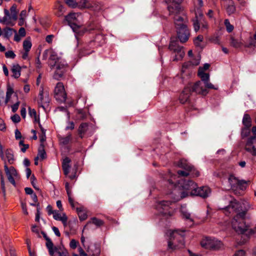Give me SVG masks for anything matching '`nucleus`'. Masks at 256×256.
Returning a JSON list of instances; mask_svg holds the SVG:
<instances>
[{
	"mask_svg": "<svg viewBox=\"0 0 256 256\" xmlns=\"http://www.w3.org/2000/svg\"><path fill=\"white\" fill-rule=\"evenodd\" d=\"M169 16L173 19L176 30L177 37L182 43L186 42L190 36V30L187 26L188 18L186 13L179 6H170Z\"/></svg>",
	"mask_w": 256,
	"mask_h": 256,
	"instance_id": "f257e3e1",
	"label": "nucleus"
},
{
	"mask_svg": "<svg viewBox=\"0 0 256 256\" xmlns=\"http://www.w3.org/2000/svg\"><path fill=\"white\" fill-rule=\"evenodd\" d=\"M168 183L174 188L172 194L174 196V201L178 202L184 198H186L189 194L192 195V192L196 186V184L190 180H186L184 179L178 180L177 184L172 181V179L168 180Z\"/></svg>",
	"mask_w": 256,
	"mask_h": 256,
	"instance_id": "f03ea898",
	"label": "nucleus"
},
{
	"mask_svg": "<svg viewBox=\"0 0 256 256\" xmlns=\"http://www.w3.org/2000/svg\"><path fill=\"white\" fill-rule=\"evenodd\" d=\"M170 238L168 241V248L172 250L182 248L184 246V232L180 233L177 230L168 231L167 233Z\"/></svg>",
	"mask_w": 256,
	"mask_h": 256,
	"instance_id": "7ed1b4c3",
	"label": "nucleus"
},
{
	"mask_svg": "<svg viewBox=\"0 0 256 256\" xmlns=\"http://www.w3.org/2000/svg\"><path fill=\"white\" fill-rule=\"evenodd\" d=\"M246 211H242L236 214L232 220V228L238 234H244L250 226L246 224L245 222V216Z\"/></svg>",
	"mask_w": 256,
	"mask_h": 256,
	"instance_id": "20e7f679",
	"label": "nucleus"
},
{
	"mask_svg": "<svg viewBox=\"0 0 256 256\" xmlns=\"http://www.w3.org/2000/svg\"><path fill=\"white\" fill-rule=\"evenodd\" d=\"M82 16L80 13H70L65 16V20L72 29L76 35L82 36L85 30L82 28L80 18Z\"/></svg>",
	"mask_w": 256,
	"mask_h": 256,
	"instance_id": "39448f33",
	"label": "nucleus"
},
{
	"mask_svg": "<svg viewBox=\"0 0 256 256\" xmlns=\"http://www.w3.org/2000/svg\"><path fill=\"white\" fill-rule=\"evenodd\" d=\"M169 50L176 54L173 60L178 61L181 60L184 56V52L183 50V47L178 44V42L176 40L170 41L168 46Z\"/></svg>",
	"mask_w": 256,
	"mask_h": 256,
	"instance_id": "423d86ee",
	"label": "nucleus"
},
{
	"mask_svg": "<svg viewBox=\"0 0 256 256\" xmlns=\"http://www.w3.org/2000/svg\"><path fill=\"white\" fill-rule=\"evenodd\" d=\"M201 245L206 248L218 250L222 246V243L216 239L206 238L202 240Z\"/></svg>",
	"mask_w": 256,
	"mask_h": 256,
	"instance_id": "0eeeda50",
	"label": "nucleus"
},
{
	"mask_svg": "<svg viewBox=\"0 0 256 256\" xmlns=\"http://www.w3.org/2000/svg\"><path fill=\"white\" fill-rule=\"evenodd\" d=\"M175 202L174 199L172 202L170 200H162L158 203L157 208L160 212L162 214L172 216L173 214V209L171 208L170 206L172 204V202Z\"/></svg>",
	"mask_w": 256,
	"mask_h": 256,
	"instance_id": "6e6552de",
	"label": "nucleus"
},
{
	"mask_svg": "<svg viewBox=\"0 0 256 256\" xmlns=\"http://www.w3.org/2000/svg\"><path fill=\"white\" fill-rule=\"evenodd\" d=\"M242 210V206L239 202L236 200L231 201L228 206L226 207L224 210V213L226 215L229 216L230 214H238L241 212L240 210Z\"/></svg>",
	"mask_w": 256,
	"mask_h": 256,
	"instance_id": "1a4fd4ad",
	"label": "nucleus"
},
{
	"mask_svg": "<svg viewBox=\"0 0 256 256\" xmlns=\"http://www.w3.org/2000/svg\"><path fill=\"white\" fill-rule=\"evenodd\" d=\"M54 97L60 102H65L66 99V94L64 84L62 82H58L54 88Z\"/></svg>",
	"mask_w": 256,
	"mask_h": 256,
	"instance_id": "9d476101",
	"label": "nucleus"
},
{
	"mask_svg": "<svg viewBox=\"0 0 256 256\" xmlns=\"http://www.w3.org/2000/svg\"><path fill=\"white\" fill-rule=\"evenodd\" d=\"M55 66H56V70L54 74V78L58 80L63 77L64 74L68 69V66L64 62H58L55 64Z\"/></svg>",
	"mask_w": 256,
	"mask_h": 256,
	"instance_id": "9b49d317",
	"label": "nucleus"
},
{
	"mask_svg": "<svg viewBox=\"0 0 256 256\" xmlns=\"http://www.w3.org/2000/svg\"><path fill=\"white\" fill-rule=\"evenodd\" d=\"M4 170L8 180L14 186H16L15 178L18 177V173L14 166L8 167V164H4Z\"/></svg>",
	"mask_w": 256,
	"mask_h": 256,
	"instance_id": "f8f14e48",
	"label": "nucleus"
},
{
	"mask_svg": "<svg viewBox=\"0 0 256 256\" xmlns=\"http://www.w3.org/2000/svg\"><path fill=\"white\" fill-rule=\"evenodd\" d=\"M188 87H190L192 92H194L197 94L206 96L208 92L204 88V84L202 82L198 81L194 84H190L188 85Z\"/></svg>",
	"mask_w": 256,
	"mask_h": 256,
	"instance_id": "ddd939ff",
	"label": "nucleus"
},
{
	"mask_svg": "<svg viewBox=\"0 0 256 256\" xmlns=\"http://www.w3.org/2000/svg\"><path fill=\"white\" fill-rule=\"evenodd\" d=\"M0 156L4 161V164H7V163L12 164L15 161L14 152L11 149H7L4 152L2 151Z\"/></svg>",
	"mask_w": 256,
	"mask_h": 256,
	"instance_id": "4468645a",
	"label": "nucleus"
},
{
	"mask_svg": "<svg viewBox=\"0 0 256 256\" xmlns=\"http://www.w3.org/2000/svg\"><path fill=\"white\" fill-rule=\"evenodd\" d=\"M205 18L202 14L201 10L198 9L196 12H195V16L192 19V26L194 28V30L196 32H198L200 30L201 26V20H204Z\"/></svg>",
	"mask_w": 256,
	"mask_h": 256,
	"instance_id": "2eb2a0df",
	"label": "nucleus"
},
{
	"mask_svg": "<svg viewBox=\"0 0 256 256\" xmlns=\"http://www.w3.org/2000/svg\"><path fill=\"white\" fill-rule=\"evenodd\" d=\"M210 192V189L208 186H203L198 188L196 186L194 191L192 192V195L206 198L209 196Z\"/></svg>",
	"mask_w": 256,
	"mask_h": 256,
	"instance_id": "dca6fc26",
	"label": "nucleus"
},
{
	"mask_svg": "<svg viewBox=\"0 0 256 256\" xmlns=\"http://www.w3.org/2000/svg\"><path fill=\"white\" fill-rule=\"evenodd\" d=\"M38 103L41 104L42 107H44V104H47L50 102V99L48 92L44 91V87L41 86L40 88L38 94Z\"/></svg>",
	"mask_w": 256,
	"mask_h": 256,
	"instance_id": "f3484780",
	"label": "nucleus"
},
{
	"mask_svg": "<svg viewBox=\"0 0 256 256\" xmlns=\"http://www.w3.org/2000/svg\"><path fill=\"white\" fill-rule=\"evenodd\" d=\"M255 139V136H250L249 138L245 144L244 150L252 156H256V146L254 144V140Z\"/></svg>",
	"mask_w": 256,
	"mask_h": 256,
	"instance_id": "a211bd4d",
	"label": "nucleus"
},
{
	"mask_svg": "<svg viewBox=\"0 0 256 256\" xmlns=\"http://www.w3.org/2000/svg\"><path fill=\"white\" fill-rule=\"evenodd\" d=\"M228 182L230 186V188L234 189L238 186L240 188L244 184H246V182L244 180H239L232 175H230L228 178Z\"/></svg>",
	"mask_w": 256,
	"mask_h": 256,
	"instance_id": "6ab92c4d",
	"label": "nucleus"
},
{
	"mask_svg": "<svg viewBox=\"0 0 256 256\" xmlns=\"http://www.w3.org/2000/svg\"><path fill=\"white\" fill-rule=\"evenodd\" d=\"M86 252L89 256H99L100 254V245L97 244H92L88 246Z\"/></svg>",
	"mask_w": 256,
	"mask_h": 256,
	"instance_id": "aec40b11",
	"label": "nucleus"
},
{
	"mask_svg": "<svg viewBox=\"0 0 256 256\" xmlns=\"http://www.w3.org/2000/svg\"><path fill=\"white\" fill-rule=\"evenodd\" d=\"M191 94V90L190 87L188 86L184 88L179 96V100L180 103L184 104L187 102Z\"/></svg>",
	"mask_w": 256,
	"mask_h": 256,
	"instance_id": "412c9836",
	"label": "nucleus"
},
{
	"mask_svg": "<svg viewBox=\"0 0 256 256\" xmlns=\"http://www.w3.org/2000/svg\"><path fill=\"white\" fill-rule=\"evenodd\" d=\"M53 218L56 220L61 221L64 226H66L68 218L64 213H60L58 211L54 210Z\"/></svg>",
	"mask_w": 256,
	"mask_h": 256,
	"instance_id": "4be33fe9",
	"label": "nucleus"
},
{
	"mask_svg": "<svg viewBox=\"0 0 256 256\" xmlns=\"http://www.w3.org/2000/svg\"><path fill=\"white\" fill-rule=\"evenodd\" d=\"M104 224V222L102 220L98 219L96 217H93L91 218L90 220L87 222V224L85 225L82 230V232H84V230L86 229H88L89 227L92 224H94L96 225L98 227H100L102 226Z\"/></svg>",
	"mask_w": 256,
	"mask_h": 256,
	"instance_id": "5701e85b",
	"label": "nucleus"
},
{
	"mask_svg": "<svg viewBox=\"0 0 256 256\" xmlns=\"http://www.w3.org/2000/svg\"><path fill=\"white\" fill-rule=\"evenodd\" d=\"M70 162L71 160L68 157H66L62 160V168L65 176H68L70 172Z\"/></svg>",
	"mask_w": 256,
	"mask_h": 256,
	"instance_id": "b1692460",
	"label": "nucleus"
},
{
	"mask_svg": "<svg viewBox=\"0 0 256 256\" xmlns=\"http://www.w3.org/2000/svg\"><path fill=\"white\" fill-rule=\"evenodd\" d=\"M88 129V124L86 122H82L80 124L78 130V132L79 137L83 138L84 136Z\"/></svg>",
	"mask_w": 256,
	"mask_h": 256,
	"instance_id": "393cba45",
	"label": "nucleus"
},
{
	"mask_svg": "<svg viewBox=\"0 0 256 256\" xmlns=\"http://www.w3.org/2000/svg\"><path fill=\"white\" fill-rule=\"evenodd\" d=\"M21 67L18 64H13L11 68L12 76L18 78L20 76Z\"/></svg>",
	"mask_w": 256,
	"mask_h": 256,
	"instance_id": "a878e982",
	"label": "nucleus"
},
{
	"mask_svg": "<svg viewBox=\"0 0 256 256\" xmlns=\"http://www.w3.org/2000/svg\"><path fill=\"white\" fill-rule=\"evenodd\" d=\"M4 16L2 18H0V22L6 24H10L11 22L13 20V19L11 18L9 10L7 9H4Z\"/></svg>",
	"mask_w": 256,
	"mask_h": 256,
	"instance_id": "bb28decb",
	"label": "nucleus"
},
{
	"mask_svg": "<svg viewBox=\"0 0 256 256\" xmlns=\"http://www.w3.org/2000/svg\"><path fill=\"white\" fill-rule=\"evenodd\" d=\"M72 134L71 133H68L66 136H59L58 140L60 144L62 145H67L72 141Z\"/></svg>",
	"mask_w": 256,
	"mask_h": 256,
	"instance_id": "cd10ccee",
	"label": "nucleus"
},
{
	"mask_svg": "<svg viewBox=\"0 0 256 256\" xmlns=\"http://www.w3.org/2000/svg\"><path fill=\"white\" fill-rule=\"evenodd\" d=\"M228 6L226 8V12L228 15L234 14L236 12V6L232 0H226Z\"/></svg>",
	"mask_w": 256,
	"mask_h": 256,
	"instance_id": "c85d7f7f",
	"label": "nucleus"
},
{
	"mask_svg": "<svg viewBox=\"0 0 256 256\" xmlns=\"http://www.w3.org/2000/svg\"><path fill=\"white\" fill-rule=\"evenodd\" d=\"M178 166L189 172H191L194 168V167L192 165L187 162L183 160H181L178 162Z\"/></svg>",
	"mask_w": 256,
	"mask_h": 256,
	"instance_id": "c756f323",
	"label": "nucleus"
},
{
	"mask_svg": "<svg viewBox=\"0 0 256 256\" xmlns=\"http://www.w3.org/2000/svg\"><path fill=\"white\" fill-rule=\"evenodd\" d=\"M198 76L201 78V82H202L204 84L207 82L208 80H209V74L204 72V69L202 68H199L198 71Z\"/></svg>",
	"mask_w": 256,
	"mask_h": 256,
	"instance_id": "7c9ffc66",
	"label": "nucleus"
},
{
	"mask_svg": "<svg viewBox=\"0 0 256 256\" xmlns=\"http://www.w3.org/2000/svg\"><path fill=\"white\" fill-rule=\"evenodd\" d=\"M55 8L56 10V14L58 16H61L64 14L65 12L64 8L60 2H58L56 4Z\"/></svg>",
	"mask_w": 256,
	"mask_h": 256,
	"instance_id": "2f4dec72",
	"label": "nucleus"
},
{
	"mask_svg": "<svg viewBox=\"0 0 256 256\" xmlns=\"http://www.w3.org/2000/svg\"><path fill=\"white\" fill-rule=\"evenodd\" d=\"M77 6L81 9L90 8L92 7V4L88 0H80Z\"/></svg>",
	"mask_w": 256,
	"mask_h": 256,
	"instance_id": "473e14b6",
	"label": "nucleus"
},
{
	"mask_svg": "<svg viewBox=\"0 0 256 256\" xmlns=\"http://www.w3.org/2000/svg\"><path fill=\"white\" fill-rule=\"evenodd\" d=\"M200 58L198 56V58L196 60H194L188 62L184 63L182 66V71L184 72V69L186 68H188L189 66H190L191 65H193V66L198 65L200 64Z\"/></svg>",
	"mask_w": 256,
	"mask_h": 256,
	"instance_id": "72a5a7b5",
	"label": "nucleus"
},
{
	"mask_svg": "<svg viewBox=\"0 0 256 256\" xmlns=\"http://www.w3.org/2000/svg\"><path fill=\"white\" fill-rule=\"evenodd\" d=\"M79 218L80 220H84L87 218V214L84 210L83 207L76 208Z\"/></svg>",
	"mask_w": 256,
	"mask_h": 256,
	"instance_id": "f704fd0d",
	"label": "nucleus"
},
{
	"mask_svg": "<svg viewBox=\"0 0 256 256\" xmlns=\"http://www.w3.org/2000/svg\"><path fill=\"white\" fill-rule=\"evenodd\" d=\"M3 35L4 38L9 39L16 32V30L10 28H6L3 29Z\"/></svg>",
	"mask_w": 256,
	"mask_h": 256,
	"instance_id": "c9c22d12",
	"label": "nucleus"
},
{
	"mask_svg": "<svg viewBox=\"0 0 256 256\" xmlns=\"http://www.w3.org/2000/svg\"><path fill=\"white\" fill-rule=\"evenodd\" d=\"M242 124L246 127H250L252 126V119L248 114H244L242 118Z\"/></svg>",
	"mask_w": 256,
	"mask_h": 256,
	"instance_id": "e433bc0d",
	"label": "nucleus"
},
{
	"mask_svg": "<svg viewBox=\"0 0 256 256\" xmlns=\"http://www.w3.org/2000/svg\"><path fill=\"white\" fill-rule=\"evenodd\" d=\"M46 246L48 250L49 254L50 256H53L54 253V244L50 238H46Z\"/></svg>",
	"mask_w": 256,
	"mask_h": 256,
	"instance_id": "4c0bfd02",
	"label": "nucleus"
},
{
	"mask_svg": "<svg viewBox=\"0 0 256 256\" xmlns=\"http://www.w3.org/2000/svg\"><path fill=\"white\" fill-rule=\"evenodd\" d=\"M40 160H43L46 158V152L44 149V146L43 144H40L39 148L38 156Z\"/></svg>",
	"mask_w": 256,
	"mask_h": 256,
	"instance_id": "58836bf2",
	"label": "nucleus"
},
{
	"mask_svg": "<svg viewBox=\"0 0 256 256\" xmlns=\"http://www.w3.org/2000/svg\"><path fill=\"white\" fill-rule=\"evenodd\" d=\"M0 193L5 196L6 188L4 178L2 172H0Z\"/></svg>",
	"mask_w": 256,
	"mask_h": 256,
	"instance_id": "ea45409f",
	"label": "nucleus"
},
{
	"mask_svg": "<svg viewBox=\"0 0 256 256\" xmlns=\"http://www.w3.org/2000/svg\"><path fill=\"white\" fill-rule=\"evenodd\" d=\"M10 14L11 18L13 19V20H17V14L18 12L16 11V4H13L10 8Z\"/></svg>",
	"mask_w": 256,
	"mask_h": 256,
	"instance_id": "a19ab883",
	"label": "nucleus"
},
{
	"mask_svg": "<svg viewBox=\"0 0 256 256\" xmlns=\"http://www.w3.org/2000/svg\"><path fill=\"white\" fill-rule=\"evenodd\" d=\"M32 46V42L30 38H27L23 42V48L24 51H30Z\"/></svg>",
	"mask_w": 256,
	"mask_h": 256,
	"instance_id": "79ce46f5",
	"label": "nucleus"
},
{
	"mask_svg": "<svg viewBox=\"0 0 256 256\" xmlns=\"http://www.w3.org/2000/svg\"><path fill=\"white\" fill-rule=\"evenodd\" d=\"M87 114L82 110H78L76 112V118L78 120H83L86 118Z\"/></svg>",
	"mask_w": 256,
	"mask_h": 256,
	"instance_id": "37998d69",
	"label": "nucleus"
},
{
	"mask_svg": "<svg viewBox=\"0 0 256 256\" xmlns=\"http://www.w3.org/2000/svg\"><path fill=\"white\" fill-rule=\"evenodd\" d=\"M209 28V26L207 21L206 18L204 20H201V26L200 28V30L202 32H204L208 31Z\"/></svg>",
	"mask_w": 256,
	"mask_h": 256,
	"instance_id": "c03bdc74",
	"label": "nucleus"
},
{
	"mask_svg": "<svg viewBox=\"0 0 256 256\" xmlns=\"http://www.w3.org/2000/svg\"><path fill=\"white\" fill-rule=\"evenodd\" d=\"M19 146L20 148L21 152L24 153L29 148V144H24V140H20L19 142Z\"/></svg>",
	"mask_w": 256,
	"mask_h": 256,
	"instance_id": "a18cd8bd",
	"label": "nucleus"
},
{
	"mask_svg": "<svg viewBox=\"0 0 256 256\" xmlns=\"http://www.w3.org/2000/svg\"><path fill=\"white\" fill-rule=\"evenodd\" d=\"M203 40V36L202 35H198L194 40V45L197 47L200 46L201 42H202Z\"/></svg>",
	"mask_w": 256,
	"mask_h": 256,
	"instance_id": "49530a36",
	"label": "nucleus"
},
{
	"mask_svg": "<svg viewBox=\"0 0 256 256\" xmlns=\"http://www.w3.org/2000/svg\"><path fill=\"white\" fill-rule=\"evenodd\" d=\"M14 93L13 89L11 88H7L6 92V98L5 100V102L7 104L10 100L12 95Z\"/></svg>",
	"mask_w": 256,
	"mask_h": 256,
	"instance_id": "de8ad7c7",
	"label": "nucleus"
},
{
	"mask_svg": "<svg viewBox=\"0 0 256 256\" xmlns=\"http://www.w3.org/2000/svg\"><path fill=\"white\" fill-rule=\"evenodd\" d=\"M250 127L244 126L242 129L241 135L243 138L248 136L250 134Z\"/></svg>",
	"mask_w": 256,
	"mask_h": 256,
	"instance_id": "09e8293b",
	"label": "nucleus"
},
{
	"mask_svg": "<svg viewBox=\"0 0 256 256\" xmlns=\"http://www.w3.org/2000/svg\"><path fill=\"white\" fill-rule=\"evenodd\" d=\"M182 1H183V0H173L172 2H170L168 4V6H167L168 10V6H175L176 5H178L183 10V12H184V10L183 8L180 5V4Z\"/></svg>",
	"mask_w": 256,
	"mask_h": 256,
	"instance_id": "8fccbe9b",
	"label": "nucleus"
},
{
	"mask_svg": "<svg viewBox=\"0 0 256 256\" xmlns=\"http://www.w3.org/2000/svg\"><path fill=\"white\" fill-rule=\"evenodd\" d=\"M230 44L236 48H240L242 44L240 42H239L238 40L234 38H230Z\"/></svg>",
	"mask_w": 256,
	"mask_h": 256,
	"instance_id": "3c124183",
	"label": "nucleus"
},
{
	"mask_svg": "<svg viewBox=\"0 0 256 256\" xmlns=\"http://www.w3.org/2000/svg\"><path fill=\"white\" fill-rule=\"evenodd\" d=\"M224 25L226 27V30L228 32H232L234 30V26L230 24V22L228 19L224 20Z\"/></svg>",
	"mask_w": 256,
	"mask_h": 256,
	"instance_id": "603ef678",
	"label": "nucleus"
},
{
	"mask_svg": "<svg viewBox=\"0 0 256 256\" xmlns=\"http://www.w3.org/2000/svg\"><path fill=\"white\" fill-rule=\"evenodd\" d=\"M245 233H246V235L248 237L256 234V226L253 228H248V230H246V231Z\"/></svg>",
	"mask_w": 256,
	"mask_h": 256,
	"instance_id": "864d4df0",
	"label": "nucleus"
},
{
	"mask_svg": "<svg viewBox=\"0 0 256 256\" xmlns=\"http://www.w3.org/2000/svg\"><path fill=\"white\" fill-rule=\"evenodd\" d=\"M50 58L51 60L55 61V64L58 62V58L57 54L54 52H52L50 56Z\"/></svg>",
	"mask_w": 256,
	"mask_h": 256,
	"instance_id": "5fc2aeb1",
	"label": "nucleus"
},
{
	"mask_svg": "<svg viewBox=\"0 0 256 256\" xmlns=\"http://www.w3.org/2000/svg\"><path fill=\"white\" fill-rule=\"evenodd\" d=\"M204 88H206L218 90V88L214 86L209 80L204 83Z\"/></svg>",
	"mask_w": 256,
	"mask_h": 256,
	"instance_id": "6e6d98bb",
	"label": "nucleus"
},
{
	"mask_svg": "<svg viewBox=\"0 0 256 256\" xmlns=\"http://www.w3.org/2000/svg\"><path fill=\"white\" fill-rule=\"evenodd\" d=\"M78 242L74 239H72L70 243V246L72 249H76L78 246Z\"/></svg>",
	"mask_w": 256,
	"mask_h": 256,
	"instance_id": "4d7b16f0",
	"label": "nucleus"
},
{
	"mask_svg": "<svg viewBox=\"0 0 256 256\" xmlns=\"http://www.w3.org/2000/svg\"><path fill=\"white\" fill-rule=\"evenodd\" d=\"M65 2L68 6L72 8H76L78 5L74 0H65Z\"/></svg>",
	"mask_w": 256,
	"mask_h": 256,
	"instance_id": "13d9d810",
	"label": "nucleus"
},
{
	"mask_svg": "<svg viewBox=\"0 0 256 256\" xmlns=\"http://www.w3.org/2000/svg\"><path fill=\"white\" fill-rule=\"evenodd\" d=\"M68 125L66 126L65 128L66 130H72L74 128V124L73 122L68 121L67 122Z\"/></svg>",
	"mask_w": 256,
	"mask_h": 256,
	"instance_id": "bf43d9fd",
	"label": "nucleus"
},
{
	"mask_svg": "<svg viewBox=\"0 0 256 256\" xmlns=\"http://www.w3.org/2000/svg\"><path fill=\"white\" fill-rule=\"evenodd\" d=\"M190 172L185 170H179L177 172L178 175L182 176H187L190 174Z\"/></svg>",
	"mask_w": 256,
	"mask_h": 256,
	"instance_id": "052dcab7",
	"label": "nucleus"
},
{
	"mask_svg": "<svg viewBox=\"0 0 256 256\" xmlns=\"http://www.w3.org/2000/svg\"><path fill=\"white\" fill-rule=\"evenodd\" d=\"M5 56L6 58H14L16 54L12 50H8L5 53Z\"/></svg>",
	"mask_w": 256,
	"mask_h": 256,
	"instance_id": "680f3d73",
	"label": "nucleus"
},
{
	"mask_svg": "<svg viewBox=\"0 0 256 256\" xmlns=\"http://www.w3.org/2000/svg\"><path fill=\"white\" fill-rule=\"evenodd\" d=\"M28 114L31 117H34L35 118V120H36V112L34 109H32L29 108Z\"/></svg>",
	"mask_w": 256,
	"mask_h": 256,
	"instance_id": "e2e57ef3",
	"label": "nucleus"
},
{
	"mask_svg": "<svg viewBox=\"0 0 256 256\" xmlns=\"http://www.w3.org/2000/svg\"><path fill=\"white\" fill-rule=\"evenodd\" d=\"M11 119H12V121L14 123H18L20 120V116L17 114H16L14 115L13 116H12L11 117Z\"/></svg>",
	"mask_w": 256,
	"mask_h": 256,
	"instance_id": "0e129e2a",
	"label": "nucleus"
},
{
	"mask_svg": "<svg viewBox=\"0 0 256 256\" xmlns=\"http://www.w3.org/2000/svg\"><path fill=\"white\" fill-rule=\"evenodd\" d=\"M182 212L183 218L186 220H190L191 221H192V220L190 218V214L189 212L184 210H182Z\"/></svg>",
	"mask_w": 256,
	"mask_h": 256,
	"instance_id": "69168bd1",
	"label": "nucleus"
},
{
	"mask_svg": "<svg viewBox=\"0 0 256 256\" xmlns=\"http://www.w3.org/2000/svg\"><path fill=\"white\" fill-rule=\"evenodd\" d=\"M30 181L31 184L33 187L36 189L38 190L39 188L36 186V178L34 176V175H32L30 178Z\"/></svg>",
	"mask_w": 256,
	"mask_h": 256,
	"instance_id": "338daca9",
	"label": "nucleus"
},
{
	"mask_svg": "<svg viewBox=\"0 0 256 256\" xmlns=\"http://www.w3.org/2000/svg\"><path fill=\"white\" fill-rule=\"evenodd\" d=\"M234 256H246L244 250H240L236 251Z\"/></svg>",
	"mask_w": 256,
	"mask_h": 256,
	"instance_id": "774afa93",
	"label": "nucleus"
}]
</instances>
